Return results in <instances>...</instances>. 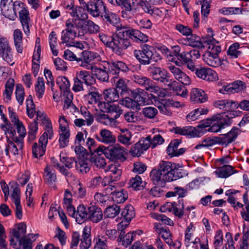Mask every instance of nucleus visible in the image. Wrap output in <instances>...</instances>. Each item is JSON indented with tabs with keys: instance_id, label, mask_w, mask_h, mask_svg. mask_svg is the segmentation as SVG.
I'll return each mask as SVG.
<instances>
[{
	"instance_id": "nucleus-36",
	"label": "nucleus",
	"mask_w": 249,
	"mask_h": 249,
	"mask_svg": "<svg viewBox=\"0 0 249 249\" xmlns=\"http://www.w3.org/2000/svg\"><path fill=\"white\" fill-rule=\"evenodd\" d=\"M103 154L97 153L96 149L94 153L92 154L90 161L93 166L98 168H102L106 165V162L105 158L102 156Z\"/></svg>"
},
{
	"instance_id": "nucleus-22",
	"label": "nucleus",
	"mask_w": 249,
	"mask_h": 249,
	"mask_svg": "<svg viewBox=\"0 0 249 249\" xmlns=\"http://www.w3.org/2000/svg\"><path fill=\"white\" fill-rule=\"evenodd\" d=\"M195 74L198 77L208 81H213L217 78L216 73L210 68H197Z\"/></svg>"
},
{
	"instance_id": "nucleus-17",
	"label": "nucleus",
	"mask_w": 249,
	"mask_h": 249,
	"mask_svg": "<svg viewBox=\"0 0 249 249\" xmlns=\"http://www.w3.org/2000/svg\"><path fill=\"white\" fill-rule=\"evenodd\" d=\"M84 25H81L79 23V28L81 31H78V36H82L84 34H94L99 32L100 27L93 21L89 19L84 20Z\"/></svg>"
},
{
	"instance_id": "nucleus-14",
	"label": "nucleus",
	"mask_w": 249,
	"mask_h": 249,
	"mask_svg": "<svg viewBox=\"0 0 249 249\" xmlns=\"http://www.w3.org/2000/svg\"><path fill=\"white\" fill-rule=\"evenodd\" d=\"M150 146V142L148 138H142L138 142L132 146L130 153L133 156L140 157Z\"/></svg>"
},
{
	"instance_id": "nucleus-12",
	"label": "nucleus",
	"mask_w": 249,
	"mask_h": 249,
	"mask_svg": "<svg viewBox=\"0 0 249 249\" xmlns=\"http://www.w3.org/2000/svg\"><path fill=\"white\" fill-rule=\"evenodd\" d=\"M86 7L89 14L94 18L101 16L103 13L102 12H104L107 8L104 2L101 0L89 1L86 3Z\"/></svg>"
},
{
	"instance_id": "nucleus-4",
	"label": "nucleus",
	"mask_w": 249,
	"mask_h": 249,
	"mask_svg": "<svg viewBox=\"0 0 249 249\" xmlns=\"http://www.w3.org/2000/svg\"><path fill=\"white\" fill-rule=\"evenodd\" d=\"M14 125L17 129V133L13 128H9L5 132L6 137L11 138L13 141L17 143L19 150H21L23 146V139L26 133V129L21 122H18Z\"/></svg>"
},
{
	"instance_id": "nucleus-40",
	"label": "nucleus",
	"mask_w": 249,
	"mask_h": 249,
	"mask_svg": "<svg viewBox=\"0 0 249 249\" xmlns=\"http://www.w3.org/2000/svg\"><path fill=\"white\" fill-rule=\"evenodd\" d=\"M77 76L79 80H81L87 86H91L95 84L96 80L95 78L90 74L89 71H81Z\"/></svg>"
},
{
	"instance_id": "nucleus-56",
	"label": "nucleus",
	"mask_w": 249,
	"mask_h": 249,
	"mask_svg": "<svg viewBox=\"0 0 249 249\" xmlns=\"http://www.w3.org/2000/svg\"><path fill=\"white\" fill-rule=\"evenodd\" d=\"M36 95L38 98L42 97L45 92V83L42 77H38L35 86Z\"/></svg>"
},
{
	"instance_id": "nucleus-8",
	"label": "nucleus",
	"mask_w": 249,
	"mask_h": 249,
	"mask_svg": "<svg viewBox=\"0 0 249 249\" xmlns=\"http://www.w3.org/2000/svg\"><path fill=\"white\" fill-rule=\"evenodd\" d=\"M133 81L142 86L144 89L150 92H157L160 89V87L150 78L146 76L134 74L132 77Z\"/></svg>"
},
{
	"instance_id": "nucleus-18",
	"label": "nucleus",
	"mask_w": 249,
	"mask_h": 249,
	"mask_svg": "<svg viewBox=\"0 0 249 249\" xmlns=\"http://www.w3.org/2000/svg\"><path fill=\"white\" fill-rule=\"evenodd\" d=\"M146 94L147 93L140 89H137L132 93V97L135 102V106H137L136 110H140L141 106L150 104L149 101L146 97Z\"/></svg>"
},
{
	"instance_id": "nucleus-64",
	"label": "nucleus",
	"mask_w": 249,
	"mask_h": 249,
	"mask_svg": "<svg viewBox=\"0 0 249 249\" xmlns=\"http://www.w3.org/2000/svg\"><path fill=\"white\" fill-rule=\"evenodd\" d=\"M96 244L93 249H107L106 238L98 235L95 238Z\"/></svg>"
},
{
	"instance_id": "nucleus-11",
	"label": "nucleus",
	"mask_w": 249,
	"mask_h": 249,
	"mask_svg": "<svg viewBox=\"0 0 249 249\" xmlns=\"http://www.w3.org/2000/svg\"><path fill=\"white\" fill-rule=\"evenodd\" d=\"M130 45V41L125 36L122 37L120 35H113V41L112 49L114 52L118 55L122 53L123 50L128 48Z\"/></svg>"
},
{
	"instance_id": "nucleus-9",
	"label": "nucleus",
	"mask_w": 249,
	"mask_h": 249,
	"mask_svg": "<svg viewBox=\"0 0 249 249\" xmlns=\"http://www.w3.org/2000/svg\"><path fill=\"white\" fill-rule=\"evenodd\" d=\"M101 17L104 22L108 26L115 27L117 30H122L120 19L114 13L109 11L107 8L102 13Z\"/></svg>"
},
{
	"instance_id": "nucleus-37",
	"label": "nucleus",
	"mask_w": 249,
	"mask_h": 249,
	"mask_svg": "<svg viewBox=\"0 0 249 249\" xmlns=\"http://www.w3.org/2000/svg\"><path fill=\"white\" fill-rule=\"evenodd\" d=\"M169 206H171V207L169 208L170 211H173L174 214L176 216H178L179 218L182 217L184 214L183 210L185 207L183 199H179L178 203L174 202Z\"/></svg>"
},
{
	"instance_id": "nucleus-57",
	"label": "nucleus",
	"mask_w": 249,
	"mask_h": 249,
	"mask_svg": "<svg viewBox=\"0 0 249 249\" xmlns=\"http://www.w3.org/2000/svg\"><path fill=\"white\" fill-rule=\"evenodd\" d=\"M240 45L238 42H235L231 45L228 50V55L231 56V58H236L240 55L242 52L239 50Z\"/></svg>"
},
{
	"instance_id": "nucleus-61",
	"label": "nucleus",
	"mask_w": 249,
	"mask_h": 249,
	"mask_svg": "<svg viewBox=\"0 0 249 249\" xmlns=\"http://www.w3.org/2000/svg\"><path fill=\"white\" fill-rule=\"evenodd\" d=\"M191 59V58L189 52H182L177 57V59L176 60H175L176 58H174L173 59L177 65L180 66L183 65L185 63L187 62V61Z\"/></svg>"
},
{
	"instance_id": "nucleus-35",
	"label": "nucleus",
	"mask_w": 249,
	"mask_h": 249,
	"mask_svg": "<svg viewBox=\"0 0 249 249\" xmlns=\"http://www.w3.org/2000/svg\"><path fill=\"white\" fill-rule=\"evenodd\" d=\"M19 17L24 32L27 34V33H29V24L30 18L29 17V12L26 7L19 12Z\"/></svg>"
},
{
	"instance_id": "nucleus-5",
	"label": "nucleus",
	"mask_w": 249,
	"mask_h": 249,
	"mask_svg": "<svg viewBox=\"0 0 249 249\" xmlns=\"http://www.w3.org/2000/svg\"><path fill=\"white\" fill-rule=\"evenodd\" d=\"M66 28L61 33V39L62 43H66L79 36L76 30L79 29V23H73V19H68L65 22Z\"/></svg>"
},
{
	"instance_id": "nucleus-41",
	"label": "nucleus",
	"mask_w": 249,
	"mask_h": 249,
	"mask_svg": "<svg viewBox=\"0 0 249 249\" xmlns=\"http://www.w3.org/2000/svg\"><path fill=\"white\" fill-rule=\"evenodd\" d=\"M147 71L149 76L153 80L158 81L166 70L154 65H150L147 68Z\"/></svg>"
},
{
	"instance_id": "nucleus-21",
	"label": "nucleus",
	"mask_w": 249,
	"mask_h": 249,
	"mask_svg": "<svg viewBox=\"0 0 249 249\" xmlns=\"http://www.w3.org/2000/svg\"><path fill=\"white\" fill-rule=\"evenodd\" d=\"M176 134L181 135H188L192 137H200L203 131H199L195 127L187 126L183 127H176L173 128Z\"/></svg>"
},
{
	"instance_id": "nucleus-24",
	"label": "nucleus",
	"mask_w": 249,
	"mask_h": 249,
	"mask_svg": "<svg viewBox=\"0 0 249 249\" xmlns=\"http://www.w3.org/2000/svg\"><path fill=\"white\" fill-rule=\"evenodd\" d=\"M237 102L230 99H223L215 101L214 106L224 111H231L236 109Z\"/></svg>"
},
{
	"instance_id": "nucleus-45",
	"label": "nucleus",
	"mask_w": 249,
	"mask_h": 249,
	"mask_svg": "<svg viewBox=\"0 0 249 249\" xmlns=\"http://www.w3.org/2000/svg\"><path fill=\"white\" fill-rule=\"evenodd\" d=\"M186 39L187 40L188 45L193 47L197 48H203L205 47L204 41L202 42L199 36L196 35L190 34L188 36Z\"/></svg>"
},
{
	"instance_id": "nucleus-43",
	"label": "nucleus",
	"mask_w": 249,
	"mask_h": 249,
	"mask_svg": "<svg viewBox=\"0 0 249 249\" xmlns=\"http://www.w3.org/2000/svg\"><path fill=\"white\" fill-rule=\"evenodd\" d=\"M14 45L17 51L20 53L23 52L22 33L19 29H16L14 31Z\"/></svg>"
},
{
	"instance_id": "nucleus-20",
	"label": "nucleus",
	"mask_w": 249,
	"mask_h": 249,
	"mask_svg": "<svg viewBox=\"0 0 249 249\" xmlns=\"http://www.w3.org/2000/svg\"><path fill=\"white\" fill-rule=\"evenodd\" d=\"M168 68L174 77L178 81L184 85H189L191 83V80L189 77L179 68L175 66L171 65Z\"/></svg>"
},
{
	"instance_id": "nucleus-54",
	"label": "nucleus",
	"mask_w": 249,
	"mask_h": 249,
	"mask_svg": "<svg viewBox=\"0 0 249 249\" xmlns=\"http://www.w3.org/2000/svg\"><path fill=\"white\" fill-rule=\"evenodd\" d=\"M121 215L124 219L130 221L135 216L134 208L131 205H127L124 209Z\"/></svg>"
},
{
	"instance_id": "nucleus-39",
	"label": "nucleus",
	"mask_w": 249,
	"mask_h": 249,
	"mask_svg": "<svg viewBox=\"0 0 249 249\" xmlns=\"http://www.w3.org/2000/svg\"><path fill=\"white\" fill-rule=\"evenodd\" d=\"M125 232H120V236L117 238V242L121 243L124 247H127L130 245L136 236L135 233L133 232H128L124 234Z\"/></svg>"
},
{
	"instance_id": "nucleus-23",
	"label": "nucleus",
	"mask_w": 249,
	"mask_h": 249,
	"mask_svg": "<svg viewBox=\"0 0 249 249\" xmlns=\"http://www.w3.org/2000/svg\"><path fill=\"white\" fill-rule=\"evenodd\" d=\"M88 220L97 223L103 219V212L101 209L95 205L88 207Z\"/></svg>"
},
{
	"instance_id": "nucleus-6",
	"label": "nucleus",
	"mask_w": 249,
	"mask_h": 249,
	"mask_svg": "<svg viewBox=\"0 0 249 249\" xmlns=\"http://www.w3.org/2000/svg\"><path fill=\"white\" fill-rule=\"evenodd\" d=\"M38 236V233H30L27 236H23L18 241H15L14 239L11 238L10 245L15 249H32L33 243Z\"/></svg>"
},
{
	"instance_id": "nucleus-30",
	"label": "nucleus",
	"mask_w": 249,
	"mask_h": 249,
	"mask_svg": "<svg viewBox=\"0 0 249 249\" xmlns=\"http://www.w3.org/2000/svg\"><path fill=\"white\" fill-rule=\"evenodd\" d=\"M92 74L96 76V77L100 81L104 82H108L109 81L108 71L107 70L104 68H98L95 66L91 69Z\"/></svg>"
},
{
	"instance_id": "nucleus-53",
	"label": "nucleus",
	"mask_w": 249,
	"mask_h": 249,
	"mask_svg": "<svg viewBox=\"0 0 249 249\" xmlns=\"http://www.w3.org/2000/svg\"><path fill=\"white\" fill-rule=\"evenodd\" d=\"M158 113V109L152 107H147L142 110V114L146 119H154Z\"/></svg>"
},
{
	"instance_id": "nucleus-15",
	"label": "nucleus",
	"mask_w": 249,
	"mask_h": 249,
	"mask_svg": "<svg viewBox=\"0 0 249 249\" xmlns=\"http://www.w3.org/2000/svg\"><path fill=\"white\" fill-rule=\"evenodd\" d=\"M0 55L7 63L13 61L12 49L6 38L0 36Z\"/></svg>"
},
{
	"instance_id": "nucleus-49",
	"label": "nucleus",
	"mask_w": 249,
	"mask_h": 249,
	"mask_svg": "<svg viewBox=\"0 0 249 249\" xmlns=\"http://www.w3.org/2000/svg\"><path fill=\"white\" fill-rule=\"evenodd\" d=\"M128 187L132 188L135 190H140L143 187V184L140 176L136 175L131 178L128 182Z\"/></svg>"
},
{
	"instance_id": "nucleus-44",
	"label": "nucleus",
	"mask_w": 249,
	"mask_h": 249,
	"mask_svg": "<svg viewBox=\"0 0 249 249\" xmlns=\"http://www.w3.org/2000/svg\"><path fill=\"white\" fill-rule=\"evenodd\" d=\"M236 172V170H233V167L230 165H223L215 171L219 177L224 178H226Z\"/></svg>"
},
{
	"instance_id": "nucleus-38",
	"label": "nucleus",
	"mask_w": 249,
	"mask_h": 249,
	"mask_svg": "<svg viewBox=\"0 0 249 249\" xmlns=\"http://www.w3.org/2000/svg\"><path fill=\"white\" fill-rule=\"evenodd\" d=\"M76 171L80 174H84L90 170V165L87 159H79L75 161Z\"/></svg>"
},
{
	"instance_id": "nucleus-16",
	"label": "nucleus",
	"mask_w": 249,
	"mask_h": 249,
	"mask_svg": "<svg viewBox=\"0 0 249 249\" xmlns=\"http://www.w3.org/2000/svg\"><path fill=\"white\" fill-rule=\"evenodd\" d=\"M0 8L1 13L5 18L13 20L17 18L12 0H1Z\"/></svg>"
},
{
	"instance_id": "nucleus-28",
	"label": "nucleus",
	"mask_w": 249,
	"mask_h": 249,
	"mask_svg": "<svg viewBox=\"0 0 249 249\" xmlns=\"http://www.w3.org/2000/svg\"><path fill=\"white\" fill-rule=\"evenodd\" d=\"M202 58L204 62L211 67H218L221 65V61L216 54L206 52L202 55Z\"/></svg>"
},
{
	"instance_id": "nucleus-55",
	"label": "nucleus",
	"mask_w": 249,
	"mask_h": 249,
	"mask_svg": "<svg viewBox=\"0 0 249 249\" xmlns=\"http://www.w3.org/2000/svg\"><path fill=\"white\" fill-rule=\"evenodd\" d=\"M169 77V73L166 71L158 81L167 86L169 89H171V88H174L175 85H178V83L175 80L170 79Z\"/></svg>"
},
{
	"instance_id": "nucleus-59",
	"label": "nucleus",
	"mask_w": 249,
	"mask_h": 249,
	"mask_svg": "<svg viewBox=\"0 0 249 249\" xmlns=\"http://www.w3.org/2000/svg\"><path fill=\"white\" fill-rule=\"evenodd\" d=\"M204 43L205 47L206 45H209L208 51L207 52L218 55L221 52V47L219 45L214 44V41L211 39L204 40Z\"/></svg>"
},
{
	"instance_id": "nucleus-25",
	"label": "nucleus",
	"mask_w": 249,
	"mask_h": 249,
	"mask_svg": "<svg viewBox=\"0 0 249 249\" xmlns=\"http://www.w3.org/2000/svg\"><path fill=\"white\" fill-rule=\"evenodd\" d=\"M96 139L102 142L110 144L114 143L116 142V137L109 130L102 129L99 134L95 135Z\"/></svg>"
},
{
	"instance_id": "nucleus-19",
	"label": "nucleus",
	"mask_w": 249,
	"mask_h": 249,
	"mask_svg": "<svg viewBox=\"0 0 249 249\" xmlns=\"http://www.w3.org/2000/svg\"><path fill=\"white\" fill-rule=\"evenodd\" d=\"M238 134L239 129L233 127L228 133L221 134L219 137H217V143L227 146L236 139Z\"/></svg>"
},
{
	"instance_id": "nucleus-47",
	"label": "nucleus",
	"mask_w": 249,
	"mask_h": 249,
	"mask_svg": "<svg viewBox=\"0 0 249 249\" xmlns=\"http://www.w3.org/2000/svg\"><path fill=\"white\" fill-rule=\"evenodd\" d=\"M120 134L118 136V140L120 142L125 145L131 144L132 134L131 132L127 129H121Z\"/></svg>"
},
{
	"instance_id": "nucleus-60",
	"label": "nucleus",
	"mask_w": 249,
	"mask_h": 249,
	"mask_svg": "<svg viewBox=\"0 0 249 249\" xmlns=\"http://www.w3.org/2000/svg\"><path fill=\"white\" fill-rule=\"evenodd\" d=\"M134 2H131L130 0H121V1L119 5L122 7L124 10L122 11V16L124 18L125 15H127V12H130L134 8L133 4Z\"/></svg>"
},
{
	"instance_id": "nucleus-7",
	"label": "nucleus",
	"mask_w": 249,
	"mask_h": 249,
	"mask_svg": "<svg viewBox=\"0 0 249 249\" xmlns=\"http://www.w3.org/2000/svg\"><path fill=\"white\" fill-rule=\"evenodd\" d=\"M213 122L211 126L207 129L208 131L217 132L221 129L230 125L231 119L227 115L221 116L220 114L212 117Z\"/></svg>"
},
{
	"instance_id": "nucleus-51",
	"label": "nucleus",
	"mask_w": 249,
	"mask_h": 249,
	"mask_svg": "<svg viewBox=\"0 0 249 249\" xmlns=\"http://www.w3.org/2000/svg\"><path fill=\"white\" fill-rule=\"evenodd\" d=\"M128 194L126 191L122 189L119 191H116L112 196L113 201L117 203H124L127 198Z\"/></svg>"
},
{
	"instance_id": "nucleus-26",
	"label": "nucleus",
	"mask_w": 249,
	"mask_h": 249,
	"mask_svg": "<svg viewBox=\"0 0 249 249\" xmlns=\"http://www.w3.org/2000/svg\"><path fill=\"white\" fill-rule=\"evenodd\" d=\"M180 142L181 141L178 139L172 141L167 148V153L172 157H178L182 155L185 151V148H181L178 149Z\"/></svg>"
},
{
	"instance_id": "nucleus-10",
	"label": "nucleus",
	"mask_w": 249,
	"mask_h": 249,
	"mask_svg": "<svg viewBox=\"0 0 249 249\" xmlns=\"http://www.w3.org/2000/svg\"><path fill=\"white\" fill-rule=\"evenodd\" d=\"M103 67L113 75H117L120 71L126 72L129 70L125 63L122 61H103Z\"/></svg>"
},
{
	"instance_id": "nucleus-32",
	"label": "nucleus",
	"mask_w": 249,
	"mask_h": 249,
	"mask_svg": "<svg viewBox=\"0 0 249 249\" xmlns=\"http://www.w3.org/2000/svg\"><path fill=\"white\" fill-rule=\"evenodd\" d=\"M103 95L105 100L108 103L117 102L119 99V93L116 89L109 88L104 90Z\"/></svg>"
},
{
	"instance_id": "nucleus-1",
	"label": "nucleus",
	"mask_w": 249,
	"mask_h": 249,
	"mask_svg": "<svg viewBox=\"0 0 249 249\" xmlns=\"http://www.w3.org/2000/svg\"><path fill=\"white\" fill-rule=\"evenodd\" d=\"M183 177L182 169L176 168L171 162L162 161L157 168L152 169L150 178L153 183L163 187L167 182L177 180Z\"/></svg>"
},
{
	"instance_id": "nucleus-46",
	"label": "nucleus",
	"mask_w": 249,
	"mask_h": 249,
	"mask_svg": "<svg viewBox=\"0 0 249 249\" xmlns=\"http://www.w3.org/2000/svg\"><path fill=\"white\" fill-rule=\"evenodd\" d=\"M246 84L242 81L234 82L225 87V90L232 93L238 92L246 89Z\"/></svg>"
},
{
	"instance_id": "nucleus-42",
	"label": "nucleus",
	"mask_w": 249,
	"mask_h": 249,
	"mask_svg": "<svg viewBox=\"0 0 249 249\" xmlns=\"http://www.w3.org/2000/svg\"><path fill=\"white\" fill-rule=\"evenodd\" d=\"M26 225L24 223H20L18 225L17 228L14 229L11 232L12 238L16 239L18 241L23 236H26Z\"/></svg>"
},
{
	"instance_id": "nucleus-33",
	"label": "nucleus",
	"mask_w": 249,
	"mask_h": 249,
	"mask_svg": "<svg viewBox=\"0 0 249 249\" xmlns=\"http://www.w3.org/2000/svg\"><path fill=\"white\" fill-rule=\"evenodd\" d=\"M75 218L76 221L79 224H81L85 221L88 220V208L83 205H80L77 208Z\"/></svg>"
},
{
	"instance_id": "nucleus-48",
	"label": "nucleus",
	"mask_w": 249,
	"mask_h": 249,
	"mask_svg": "<svg viewBox=\"0 0 249 249\" xmlns=\"http://www.w3.org/2000/svg\"><path fill=\"white\" fill-rule=\"evenodd\" d=\"M70 14L72 17H76L79 20H85L88 19V15L85 12L84 9L81 7L75 6L72 11L70 12Z\"/></svg>"
},
{
	"instance_id": "nucleus-13",
	"label": "nucleus",
	"mask_w": 249,
	"mask_h": 249,
	"mask_svg": "<svg viewBox=\"0 0 249 249\" xmlns=\"http://www.w3.org/2000/svg\"><path fill=\"white\" fill-rule=\"evenodd\" d=\"M119 34H122L124 36L129 37L135 42H146L148 40V37L138 30L134 29L123 28Z\"/></svg>"
},
{
	"instance_id": "nucleus-29",
	"label": "nucleus",
	"mask_w": 249,
	"mask_h": 249,
	"mask_svg": "<svg viewBox=\"0 0 249 249\" xmlns=\"http://www.w3.org/2000/svg\"><path fill=\"white\" fill-rule=\"evenodd\" d=\"M44 180L48 185L53 186L56 181L55 171L53 167L47 165L44 169Z\"/></svg>"
},
{
	"instance_id": "nucleus-3",
	"label": "nucleus",
	"mask_w": 249,
	"mask_h": 249,
	"mask_svg": "<svg viewBox=\"0 0 249 249\" xmlns=\"http://www.w3.org/2000/svg\"><path fill=\"white\" fill-rule=\"evenodd\" d=\"M97 153L104 154L107 158L114 161L118 160L124 161L125 157V149L119 144L110 145L107 147L99 146L96 149Z\"/></svg>"
},
{
	"instance_id": "nucleus-34",
	"label": "nucleus",
	"mask_w": 249,
	"mask_h": 249,
	"mask_svg": "<svg viewBox=\"0 0 249 249\" xmlns=\"http://www.w3.org/2000/svg\"><path fill=\"white\" fill-rule=\"evenodd\" d=\"M77 63L80 66L90 70L95 66L93 64L90 63L89 52L85 51L81 53V56L77 58Z\"/></svg>"
},
{
	"instance_id": "nucleus-63",
	"label": "nucleus",
	"mask_w": 249,
	"mask_h": 249,
	"mask_svg": "<svg viewBox=\"0 0 249 249\" xmlns=\"http://www.w3.org/2000/svg\"><path fill=\"white\" fill-rule=\"evenodd\" d=\"M120 207L116 205H113L107 207L105 211V214L108 218H114L120 212Z\"/></svg>"
},
{
	"instance_id": "nucleus-52",
	"label": "nucleus",
	"mask_w": 249,
	"mask_h": 249,
	"mask_svg": "<svg viewBox=\"0 0 249 249\" xmlns=\"http://www.w3.org/2000/svg\"><path fill=\"white\" fill-rule=\"evenodd\" d=\"M56 84L59 86L60 90L63 92L70 90V82L66 77L58 76L56 78Z\"/></svg>"
},
{
	"instance_id": "nucleus-2",
	"label": "nucleus",
	"mask_w": 249,
	"mask_h": 249,
	"mask_svg": "<svg viewBox=\"0 0 249 249\" xmlns=\"http://www.w3.org/2000/svg\"><path fill=\"white\" fill-rule=\"evenodd\" d=\"M133 55L142 65H148L152 62H157L161 59V56L155 48L145 43L141 44L139 49L134 50Z\"/></svg>"
},
{
	"instance_id": "nucleus-62",
	"label": "nucleus",
	"mask_w": 249,
	"mask_h": 249,
	"mask_svg": "<svg viewBox=\"0 0 249 249\" xmlns=\"http://www.w3.org/2000/svg\"><path fill=\"white\" fill-rule=\"evenodd\" d=\"M96 120L105 125H110L115 123V119L113 117H110L108 114L104 113L99 114Z\"/></svg>"
},
{
	"instance_id": "nucleus-27",
	"label": "nucleus",
	"mask_w": 249,
	"mask_h": 249,
	"mask_svg": "<svg viewBox=\"0 0 249 249\" xmlns=\"http://www.w3.org/2000/svg\"><path fill=\"white\" fill-rule=\"evenodd\" d=\"M190 99L192 102L202 103L207 100L208 97L203 90L198 88H194L191 91Z\"/></svg>"
},
{
	"instance_id": "nucleus-50",
	"label": "nucleus",
	"mask_w": 249,
	"mask_h": 249,
	"mask_svg": "<svg viewBox=\"0 0 249 249\" xmlns=\"http://www.w3.org/2000/svg\"><path fill=\"white\" fill-rule=\"evenodd\" d=\"M7 138V144L5 145V152L6 156H9V153L16 155L18 154V149L14 143L11 138Z\"/></svg>"
},
{
	"instance_id": "nucleus-58",
	"label": "nucleus",
	"mask_w": 249,
	"mask_h": 249,
	"mask_svg": "<svg viewBox=\"0 0 249 249\" xmlns=\"http://www.w3.org/2000/svg\"><path fill=\"white\" fill-rule=\"evenodd\" d=\"M29 131L28 132V139L30 141H32L36 138L38 130V124L36 120L31 123L29 125Z\"/></svg>"
},
{
	"instance_id": "nucleus-31",
	"label": "nucleus",
	"mask_w": 249,
	"mask_h": 249,
	"mask_svg": "<svg viewBox=\"0 0 249 249\" xmlns=\"http://www.w3.org/2000/svg\"><path fill=\"white\" fill-rule=\"evenodd\" d=\"M107 171L109 173V181L113 182L120 179L122 175V170L120 165L113 164L108 165Z\"/></svg>"
}]
</instances>
